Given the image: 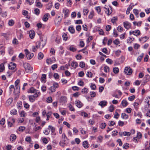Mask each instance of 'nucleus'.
<instances>
[{"instance_id": "nucleus-1", "label": "nucleus", "mask_w": 150, "mask_h": 150, "mask_svg": "<svg viewBox=\"0 0 150 150\" xmlns=\"http://www.w3.org/2000/svg\"><path fill=\"white\" fill-rule=\"evenodd\" d=\"M23 66L25 69L26 72L28 73H31L33 71V68L30 64L27 63H25L23 64Z\"/></svg>"}, {"instance_id": "nucleus-2", "label": "nucleus", "mask_w": 150, "mask_h": 150, "mask_svg": "<svg viewBox=\"0 0 150 150\" xmlns=\"http://www.w3.org/2000/svg\"><path fill=\"white\" fill-rule=\"evenodd\" d=\"M40 92H37L34 95H30L28 96L29 101L31 102H33L35 100V98L38 97L40 95Z\"/></svg>"}, {"instance_id": "nucleus-3", "label": "nucleus", "mask_w": 150, "mask_h": 150, "mask_svg": "<svg viewBox=\"0 0 150 150\" xmlns=\"http://www.w3.org/2000/svg\"><path fill=\"white\" fill-rule=\"evenodd\" d=\"M24 51L25 52V54L26 55V57L28 59H31L34 56V54L33 53L29 52L28 49H25Z\"/></svg>"}, {"instance_id": "nucleus-4", "label": "nucleus", "mask_w": 150, "mask_h": 150, "mask_svg": "<svg viewBox=\"0 0 150 150\" xmlns=\"http://www.w3.org/2000/svg\"><path fill=\"white\" fill-rule=\"evenodd\" d=\"M124 72L127 75H130L132 74V71L130 67H126L125 68Z\"/></svg>"}, {"instance_id": "nucleus-5", "label": "nucleus", "mask_w": 150, "mask_h": 150, "mask_svg": "<svg viewBox=\"0 0 150 150\" xmlns=\"http://www.w3.org/2000/svg\"><path fill=\"white\" fill-rule=\"evenodd\" d=\"M37 45H38L39 48L40 49H42L46 44V41L45 40H41L40 42H38L37 43Z\"/></svg>"}, {"instance_id": "nucleus-6", "label": "nucleus", "mask_w": 150, "mask_h": 150, "mask_svg": "<svg viewBox=\"0 0 150 150\" xmlns=\"http://www.w3.org/2000/svg\"><path fill=\"white\" fill-rule=\"evenodd\" d=\"M62 18L60 16H59L57 18H56L55 20V23L57 25H59L60 23Z\"/></svg>"}, {"instance_id": "nucleus-7", "label": "nucleus", "mask_w": 150, "mask_h": 150, "mask_svg": "<svg viewBox=\"0 0 150 150\" xmlns=\"http://www.w3.org/2000/svg\"><path fill=\"white\" fill-rule=\"evenodd\" d=\"M123 25L124 27L127 30L129 29L131 27V24L127 21L123 22Z\"/></svg>"}, {"instance_id": "nucleus-8", "label": "nucleus", "mask_w": 150, "mask_h": 150, "mask_svg": "<svg viewBox=\"0 0 150 150\" xmlns=\"http://www.w3.org/2000/svg\"><path fill=\"white\" fill-rule=\"evenodd\" d=\"M67 139V138L65 134L63 133L62 135V143L64 145H65L66 144L65 142H66Z\"/></svg>"}, {"instance_id": "nucleus-9", "label": "nucleus", "mask_w": 150, "mask_h": 150, "mask_svg": "<svg viewBox=\"0 0 150 150\" xmlns=\"http://www.w3.org/2000/svg\"><path fill=\"white\" fill-rule=\"evenodd\" d=\"M39 92L38 90L37 91L33 87H31L30 89L28 90V93H36L37 92Z\"/></svg>"}, {"instance_id": "nucleus-10", "label": "nucleus", "mask_w": 150, "mask_h": 150, "mask_svg": "<svg viewBox=\"0 0 150 150\" xmlns=\"http://www.w3.org/2000/svg\"><path fill=\"white\" fill-rule=\"evenodd\" d=\"M8 68L11 70H13L16 67V64L14 63L11 62L8 66Z\"/></svg>"}, {"instance_id": "nucleus-11", "label": "nucleus", "mask_w": 150, "mask_h": 150, "mask_svg": "<svg viewBox=\"0 0 150 150\" xmlns=\"http://www.w3.org/2000/svg\"><path fill=\"white\" fill-rule=\"evenodd\" d=\"M75 103L76 106L79 108H81L83 105V103L79 100H76Z\"/></svg>"}, {"instance_id": "nucleus-12", "label": "nucleus", "mask_w": 150, "mask_h": 150, "mask_svg": "<svg viewBox=\"0 0 150 150\" xmlns=\"http://www.w3.org/2000/svg\"><path fill=\"white\" fill-rule=\"evenodd\" d=\"M104 8L105 9V13L107 14L108 16L110 15L112 13V10L111 9V8H110V10L109 8H106L105 7Z\"/></svg>"}, {"instance_id": "nucleus-13", "label": "nucleus", "mask_w": 150, "mask_h": 150, "mask_svg": "<svg viewBox=\"0 0 150 150\" xmlns=\"http://www.w3.org/2000/svg\"><path fill=\"white\" fill-rule=\"evenodd\" d=\"M149 39V38L146 36H145L143 38H141L139 39L140 41L142 43H144L147 40Z\"/></svg>"}, {"instance_id": "nucleus-14", "label": "nucleus", "mask_w": 150, "mask_h": 150, "mask_svg": "<svg viewBox=\"0 0 150 150\" xmlns=\"http://www.w3.org/2000/svg\"><path fill=\"white\" fill-rule=\"evenodd\" d=\"M29 35L30 38L33 39L34 38L35 35V33L33 30H31L29 32Z\"/></svg>"}, {"instance_id": "nucleus-15", "label": "nucleus", "mask_w": 150, "mask_h": 150, "mask_svg": "<svg viewBox=\"0 0 150 150\" xmlns=\"http://www.w3.org/2000/svg\"><path fill=\"white\" fill-rule=\"evenodd\" d=\"M70 66V65L66 64L64 66H62L60 67V69L61 70H64L65 69H68L69 68V67Z\"/></svg>"}, {"instance_id": "nucleus-16", "label": "nucleus", "mask_w": 150, "mask_h": 150, "mask_svg": "<svg viewBox=\"0 0 150 150\" xmlns=\"http://www.w3.org/2000/svg\"><path fill=\"white\" fill-rule=\"evenodd\" d=\"M107 102L106 101L103 100L101 101L99 103V105H100L102 107L105 106Z\"/></svg>"}, {"instance_id": "nucleus-17", "label": "nucleus", "mask_w": 150, "mask_h": 150, "mask_svg": "<svg viewBox=\"0 0 150 150\" xmlns=\"http://www.w3.org/2000/svg\"><path fill=\"white\" fill-rule=\"evenodd\" d=\"M78 66V63L75 62H73L71 64V66L74 69H76Z\"/></svg>"}, {"instance_id": "nucleus-18", "label": "nucleus", "mask_w": 150, "mask_h": 150, "mask_svg": "<svg viewBox=\"0 0 150 150\" xmlns=\"http://www.w3.org/2000/svg\"><path fill=\"white\" fill-rule=\"evenodd\" d=\"M50 16L49 13L45 14L43 16L42 19L44 21H46L48 20V17Z\"/></svg>"}, {"instance_id": "nucleus-19", "label": "nucleus", "mask_w": 150, "mask_h": 150, "mask_svg": "<svg viewBox=\"0 0 150 150\" xmlns=\"http://www.w3.org/2000/svg\"><path fill=\"white\" fill-rule=\"evenodd\" d=\"M83 145L84 147L87 148L89 146V145L87 141H85L83 142Z\"/></svg>"}, {"instance_id": "nucleus-20", "label": "nucleus", "mask_w": 150, "mask_h": 150, "mask_svg": "<svg viewBox=\"0 0 150 150\" xmlns=\"http://www.w3.org/2000/svg\"><path fill=\"white\" fill-rule=\"evenodd\" d=\"M63 12L64 13V16L65 17H67L69 13V11L68 9H63Z\"/></svg>"}, {"instance_id": "nucleus-21", "label": "nucleus", "mask_w": 150, "mask_h": 150, "mask_svg": "<svg viewBox=\"0 0 150 150\" xmlns=\"http://www.w3.org/2000/svg\"><path fill=\"white\" fill-rule=\"evenodd\" d=\"M128 103L126 100H123L121 102V104L124 107H126L128 105Z\"/></svg>"}, {"instance_id": "nucleus-22", "label": "nucleus", "mask_w": 150, "mask_h": 150, "mask_svg": "<svg viewBox=\"0 0 150 150\" xmlns=\"http://www.w3.org/2000/svg\"><path fill=\"white\" fill-rule=\"evenodd\" d=\"M69 31L71 33H74L75 32V30L72 26H70L68 28Z\"/></svg>"}, {"instance_id": "nucleus-23", "label": "nucleus", "mask_w": 150, "mask_h": 150, "mask_svg": "<svg viewBox=\"0 0 150 150\" xmlns=\"http://www.w3.org/2000/svg\"><path fill=\"white\" fill-rule=\"evenodd\" d=\"M133 35L135 36H137L140 34V32L139 30H136L134 31Z\"/></svg>"}, {"instance_id": "nucleus-24", "label": "nucleus", "mask_w": 150, "mask_h": 150, "mask_svg": "<svg viewBox=\"0 0 150 150\" xmlns=\"http://www.w3.org/2000/svg\"><path fill=\"white\" fill-rule=\"evenodd\" d=\"M121 117L122 118L127 119L128 118V115L125 113H122L121 115Z\"/></svg>"}, {"instance_id": "nucleus-25", "label": "nucleus", "mask_w": 150, "mask_h": 150, "mask_svg": "<svg viewBox=\"0 0 150 150\" xmlns=\"http://www.w3.org/2000/svg\"><path fill=\"white\" fill-rule=\"evenodd\" d=\"M36 45L35 46H33L32 47V50L34 52H35L37 49L39 48L38 45H37V43L36 44Z\"/></svg>"}, {"instance_id": "nucleus-26", "label": "nucleus", "mask_w": 150, "mask_h": 150, "mask_svg": "<svg viewBox=\"0 0 150 150\" xmlns=\"http://www.w3.org/2000/svg\"><path fill=\"white\" fill-rule=\"evenodd\" d=\"M17 110L15 109H13L11 111V114L12 115H16L17 114Z\"/></svg>"}, {"instance_id": "nucleus-27", "label": "nucleus", "mask_w": 150, "mask_h": 150, "mask_svg": "<svg viewBox=\"0 0 150 150\" xmlns=\"http://www.w3.org/2000/svg\"><path fill=\"white\" fill-rule=\"evenodd\" d=\"M5 67L3 63L1 64L0 65V72H1L4 70Z\"/></svg>"}, {"instance_id": "nucleus-28", "label": "nucleus", "mask_w": 150, "mask_h": 150, "mask_svg": "<svg viewBox=\"0 0 150 150\" xmlns=\"http://www.w3.org/2000/svg\"><path fill=\"white\" fill-rule=\"evenodd\" d=\"M69 50L72 52H74L76 51V49L73 45H71L69 47Z\"/></svg>"}, {"instance_id": "nucleus-29", "label": "nucleus", "mask_w": 150, "mask_h": 150, "mask_svg": "<svg viewBox=\"0 0 150 150\" xmlns=\"http://www.w3.org/2000/svg\"><path fill=\"white\" fill-rule=\"evenodd\" d=\"M14 24V21L12 19L9 20L8 22V25L10 26H13Z\"/></svg>"}, {"instance_id": "nucleus-30", "label": "nucleus", "mask_w": 150, "mask_h": 150, "mask_svg": "<svg viewBox=\"0 0 150 150\" xmlns=\"http://www.w3.org/2000/svg\"><path fill=\"white\" fill-rule=\"evenodd\" d=\"M44 56L43 54L41 52H40L38 53V59H42Z\"/></svg>"}, {"instance_id": "nucleus-31", "label": "nucleus", "mask_w": 150, "mask_h": 150, "mask_svg": "<svg viewBox=\"0 0 150 150\" xmlns=\"http://www.w3.org/2000/svg\"><path fill=\"white\" fill-rule=\"evenodd\" d=\"M16 137L15 135L14 134H11L10 136V139L12 141L15 140L16 139Z\"/></svg>"}, {"instance_id": "nucleus-32", "label": "nucleus", "mask_w": 150, "mask_h": 150, "mask_svg": "<svg viewBox=\"0 0 150 150\" xmlns=\"http://www.w3.org/2000/svg\"><path fill=\"white\" fill-rule=\"evenodd\" d=\"M113 71L115 74H117L119 72V69L117 67H114Z\"/></svg>"}, {"instance_id": "nucleus-33", "label": "nucleus", "mask_w": 150, "mask_h": 150, "mask_svg": "<svg viewBox=\"0 0 150 150\" xmlns=\"http://www.w3.org/2000/svg\"><path fill=\"white\" fill-rule=\"evenodd\" d=\"M13 100V99L12 98H9L6 101L8 105H10L12 102Z\"/></svg>"}, {"instance_id": "nucleus-34", "label": "nucleus", "mask_w": 150, "mask_h": 150, "mask_svg": "<svg viewBox=\"0 0 150 150\" xmlns=\"http://www.w3.org/2000/svg\"><path fill=\"white\" fill-rule=\"evenodd\" d=\"M139 104L138 103L135 102L134 103V108L135 109L136 111H137L138 109V105H139Z\"/></svg>"}, {"instance_id": "nucleus-35", "label": "nucleus", "mask_w": 150, "mask_h": 150, "mask_svg": "<svg viewBox=\"0 0 150 150\" xmlns=\"http://www.w3.org/2000/svg\"><path fill=\"white\" fill-rule=\"evenodd\" d=\"M20 116L22 117H25L26 115V113L23 111H22L20 113Z\"/></svg>"}, {"instance_id": "nucleus-36", "label": "nucleus", "mask_w": 150, "mask_h": 150, "mask_svg": "<svg viewBox=\"0 0 150 150\" xmlns=\"http://www.w3.org/2000/svg\"><path fill=\"white\" fill-rule=\"evenodd\" d=\"M123 135L125 136H129L130 134V132H123Z\"/></svg>"}, {"instance_id": "nucleus-37", "label": "nucleus", "mask_w": 150, "mask_h": 150, "mask_svg": "<svg viewBox=\"0 0 150 150\" xmlns=\"http://www.w3.org/2000/svg\"><path fill=\"white\" fill-rule=\"evenodd\" d=\"M36 6L37 7L40 8H41L42 7V5L40 2L38 1H36Z\"/></svg>"}, {"instance_id": "nucleus-38", "label": "nucleus", "mask_w": 150, "mask_h": 150, "mask_svg": "<svg viewBox=\"0 0 150 150\" xmlns=\"http://www.w3.org/2000/svg\"><path fill=\"white\" fill-rule=\"evenodd\" d=\"M134 40V38H132L129 37V39L127 40V42L128 43H131Z\"/></svg>"}, {"instance_id": "nucleus-39", "label": "nucleus", "mask_w": 150, "mask_h": 150, "mask_svg": "<svg viewBox=\"0 0 150 150\" xmlns=\"http://www.w3.org/2000/svg\"><path fill=\"white\" fill-rule=\"evenodd\" d=\"M89 12V10H88V8H85L83 10V14L85 15H86Z\"/></svg>"}, {"instance_id": "nucleus-40", "label": "nucleus", "mask_w": 150, "mask_h": 150, "mask_svg": "<svg viewBox=\"0 0 150 150\" xmlns=\"http://www.w3.org/2000/svg\"><path fill=\"white\" fill-rule=\"evenodd\" d=\"M115 109L114 106L113 105H111L109 108V111L110 112H112Z\"/></svg>"}, {"instance_id": "nucleus-41", "label": "nucleus", "mask_w": 150, "mask_h": 150, "mask_svg": "<svg viewBox=\"0 0 150 150\" xmlns=\"http://www.w3.org/2000/svg\"><path fill=\"white\" fill-rule=\"evenodd\" d=\"M8 51L9 53L10 54H12L13 53V48L11 47H9L8 48Z\"/></svg>"}, {"instance_id": "nucleus-42", "label": "nucleus", "mask_w": 150, "mask_h": 150, "mask_svg": "<svg viewBox=\"0 0 150 150\" xmlns=\"http://www.w3.org/2000/svg\"><path fill=\"white\" fill-rule=\"evenodd\" d=\"M52 114V112H48L46 114V116L47 117V118L46 119L47 120H49V118L50 117V116Z\"/></svg>"}, {"instance_id": "nucleus-43", "label": "nucleus", "mask_w": 150, "mask_h": 150, "mask_svg": "<svg viewBox=\"0 0 150 150\" xmlns=\"http://www.w3.org/2000/svg\"><path fill=\"white\" fill-rule=\"evenodd\" d=\"M94 11H92L90 13V14L88 16V17L90 19L92 18L94 16Z\"/></svg>"}, {"instance_id": "nucleus-44", "label": "nucleus", "mask_w": 150, "mask_h": 150, "mask_svg": "<svg viewBox=\"0 0 150 150\" xmlns=\"http://www.w3.org/2000/svg\"><path fill=\"white\" fill-rule=\"evenodd\" d=\"M145 102L148 104V105H150V97H148L146 98L145 99Z\"/></svg>"}, {"instance_id": "nucleus-45", "label": "nucleus", "mask_w": 150, "mask_h": 150, "mask_svg": "<svg viewBox=\"0 0 150 150\" xmlns=\"http://www.w3.org/2000/svg\"><path fill=\"white\" fill-rule=\"evenodd\" d=\"M90 87L92 90H95L96 88V86L93 83H91Z\"/></svg>"}, {"instance_id": "nucleus-46", "label": "nucleus", "mask_w": 150, "mask_h": 150, "mask_svg": "<svg viewBox=\"0 0 150 150\" xmlns=\"http://www.w3.org/2000/svg\"><path fill=\"white\" fill-rule=\"evenodd\" d=\"M88 89L84 88L82 89L81 92L83 93H84L85 94H86L88 93Z\"/></svg>"}, {"instance_id": "nucleus-47", "label": "nucleus", "mask_w": 150, "mask_h": 150, "mask_svg": "<svg viewBox=\"0 0 150 150\" xmlns=\"http://www.w3.org/2000/svg\"><path fill=\"white\" fill-rule=\"evenodd\" d=\"M25 140L30 143L31 142V140L30 137H26L25 139Z\"/></svg>"}, {"instance_id": "nucleus-48", "label": "nucleus", "mask_w": 150, "mask_h": 150, "mask_svg": "<svg viewBox=\"0 0 150 150\" xmlns=\"http://www.w3.org/2000/svg\"><path fill=\"white\" fill-rule=\"evenodd\" d=\"M79 66L81 68H84L85 67V64L83 62H81L79 64Z\"/></svg>"}, {"instance_id": "nucleus-49", "label": "nucleus", "mask_w": 150, "mask_h": 150, "mask_svg": "<svg viewBox=\"0 0 150 150\" xmlns=\"http://www.w3.org/2000/svg\"><path fill=\"white\" fill-rule=\"evenodd\" d=\"M52 60L51 58L47 59L46 60V62L48 64H49L52 63Z\"/></svg>"}, {"instance_id": "nucleus-50", "label": "nucleus", "mask_w": 150, "mask_h": 150, "mask_svg": "<svg viewBox=\"0 0 150 150\" xmlns=\"http://www.w3.org/2000/svg\"><path fill=\"white\" fill-rule=\"evenodd\" d=\"M135 98V96L134 95H132L131 96L129 97L128 99L130 101H132Z\"/></svg>"}, {"instance_id": "nucleus-51", "label": "nucleus", "mask_w": 150, "mask_h": 150, "mask_svg": "<svg viewBox=\"0 0 150 150\" xmlns=\"http://www.w3.org/2000/svg\"><path fill=\"white\" fill-rule=\"evenodd\" d=\"M143 54H142V55L139 56L138 57L137 59V61L138 62H140L141 61L142 58H143Z\"/></svg>"}, {"instance_id": "nucleus-52", "label": "nucleus", "mask_w": 150, "mask_h": 150, "mask_svg": "<svg viewBox=\"0 0 150 150\" xmlns=\"http://www.w3.org/2000/svg\"><path fill=\"white\" fill-rule=\"evenodd\" d=\"M46 75L45 74H42L41 77V81L43 82L46 78Z\"/></svg>"}, {"instance_id": "nucleus-53", "label": "nucleus", "mask_w": 150, "mask_h": 150, "mask_svg": "<svg viewBox=\"0 0 150 150\" xmlns=\"http://www.w3.org/2000/svg\"><path fill=\"white\" fill-rule=\"evenodd\" d=\"M51 92H54L55 91L56 88L53 86H51L49 88Z\"/></svg>"}, {"instance_id": "nucleus-54", "label": "nucleus", "mask_w": 150, "mask_h": 150, "mask_svg": "<svg viewBox=\"0 0 150 150\" xmlns=\"http://www.w3.org/2000/svg\"><path fill=\"white\" fill-rule=\"evenodd\" d=\"M72 4L71 1V0H67V5L69 7H71Z\"/></svg>"}, {"instance_id": "nucleus-55", "label": "nucleus", "mask_w": 150, "mask_h": 150, "mask_svg": "<svg viewBox=\"0 0 150 150\" xmlns=\"http://www.w3.org/2000/svg\"><path fill=\"white\" fill-rule=\"evenodd\" d=\"M35 13L37 15H38L40 13V10L37 8H36L34 10Z\"/></svg>"}, {"instance_id": "nucleus-56", "label": "nucleus", "mask_w": 150, "mask_h": 150, "mask_svg": "<svg viewBox=\"0 0 150 150\" xmlns=\"http://www.w3.org/2000/svg\"><path fill=\"white\" fill-rule=\"evenodd\" d=\"M4 27V22L2 21L0 22V28L1 29H3Z\"/></svg>"}, {"instance_id": "nucleus-57", "label": "nucleus", "mask_w": 150, "mask_h": 150, "mask_svg": "<svg viewBox=\"0 0 150 150\" xmlns=\"http://www.w3.org/2000/svg\"><path fill=\"white\" fill-rule=\"evenodd\" d=\"M48 127L51 129V131L53 133L54 132L55 129L54 127L51 125H49L48 126Z\"/></svg>"}, {"instance_id": "nucleus-58", "label": "nucleus", "mask_w": 150, "mask_h": 150, "mask_svg": "<svg viewBox=\"0 0 150 150\" xmlns=\"http://www.w3.org/2000/svg\"><path fill=\"white\" fill-rule=\"evenodd\" d=\"M103 139V137L101 136H99L98 137V139L100 143L102 142Z\"/></svg>"}, {"instance_id": "nucleus-59", "label": "nucleus", "mask_w": 150, "mask_h": 150, "mask_svg": "<svg viewBox=\"0 0 150 150\" xmlns=\"http://www.w3.org/2000/svg\"><path fill=\"white\" fill-rule=\"evenodd\" d=\"M92 75L93 74L91 72L88 71L86 74L87 76L89 77H92Z\"/></svg>"}, {"instance_id": "nucleus-60", "label": "nucleus", "mask_w": 150, "mask_h": 150, "mask_svg": "<svg viewBox=\"0 0 150 150\" xmlns=\"http://www.w3.org/2000/svg\"><path fill=\"white\" fill-rule=\"evenodd\" d=\"M113 43L115 45H117L120 43L118 39H116L113 41Z\"/></svg>"}, {"instance_id": "nucleus-61", "label": "nucleus", "mask_w": 150, "mask_h": 150, "mask_svg": "<svg viewBox=\"0 0 150 150\" xmlns=\"http://www.w3.org/2000/svg\"><path fill=\"white\" fill-rule=\"evenodd\" d=\"M52 3H48L47 5V9H49L52 7Z\"/></svg>"}, {"instance_id": "nucleus-62", "label": "nucleus", "mask_w": 150, "mask_h": 150, "mask_svg": "<svg viewBox=\"0 0 150 150\" xmlns=\"http://www.w3.org/2000/svg\"><path fill=\"white\" fill-rule=\"evenodd\" d=\"M52 101V98L51 97H48L47 98V101L48 103H51Z\"/></svg>"}, {"instance_id": "nucleus-63", "label": "nucleus", "mask_w": 150, "mask_h": 150, "mask_svg": "<svg viewBox=\"0 0 150 150\" xmlns=\"http://www.w3.org/2000/svg\"><path fill=\"white\" fill-rule=\"evenodd\" d=\"M117 20V18L115 17H113L111 20V22L114 23Z\"/></svg>"}, {"instance_id": "nucleus-64", "label": "nucleus", "mask_w": 150, "mask_h": 150, "mask_svg": "<svg viewBox=\"0 0 150 150\" xmlns=\"http://www.w3.org/2000/svg\"><path fill=\"white\" fill-rule=\"evenodd\" d=\"M42 141L43 143L45 144H47L48 142V141L47 139L45 137H44L42 139Z\"/></svg>"}]
</instances>
